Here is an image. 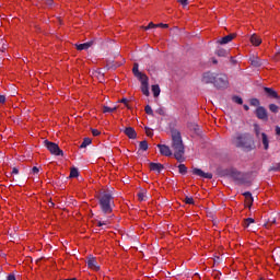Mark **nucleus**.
I'll list each match as a JSON object with an SVG mask.
<instances>
[{
  "mask_svg": "<svg viewBox=\"0 0 280 280\" xmlns=\"http://www.w3.org/2000/svg\"><path fill=\"white\" fill-rule=\"evenodd\" d=\"M172 149L176 161H183V154H185V144H183V136L177 129L171 131Z\"/></svg>",
  "mask_w": 280,
  "mask_h": 280,
  "instance_id": "f257e3e1",
  "label": "nucleus"
},
{
  "mask_svg": "<svg viewBox=\"0 0 280 280\" xmlns=\"http://www.w3.org/2000/svg\"><path fill=\"white\" fill-rule=\"evenodd\" d=\"M233 143L236 145V148H243V150H246L247 152L255 148V142H253V138L246 135H237L233 138Z\"/></svg>",
  "mask_w": 280,
  "mask_h": 280,
  "instance_id": "f03ea898",
  "label": "nucleus"
},
{
  "mask_svg": "<svg viewBox=\"0 0 280 280\" xmlns=\"http://www.w3.org/2000/svg\"><path fill=\"white\" fill-rule=\"evenodd\" d=\"M100 206L103 213H112L113 212V196L110 194H102L100 198Z\"/></svg>",
  "mask_w": 280,
  "mask_h": 280,
  "instance_id": "7ed1b4c3",
  "label": "nucleus"
},
{
  "mask_svg": "<svg viewBox=\"0 0 280 280\" xmlns=\"http://www.w3.org/2000/svg\"><path fill=\"white\" fill-rule=\"evenodd\" d=\"M45 148L50 152V154H54L55 156H62L63 152L60 150V147H58L57 143L51 142L49 140L44 141Z\"/></svg>",
  "mask_w": 280,
  "mask_h": 280,
  "instance_id": "20e7f679",
  "label": "nucleus"
},
{
  "mask_svg": "<svg viewBox=\"0 0 280 280\" xmlns=\"http://www.w3.org/2000/svg\"><path fill=\"white\" fill-rule=\"evenodd\" d=\"M214 86H217V89H228L229 78L226 74H217L214 79Z\"/></svg>",
  "mask_w": 280,
  "mask_h": 280,
  "instance_id": "39448f33",
  "label": "nucleus"
},
{
  "mask_svg": "<svg viewBox=\"0 0 280 280\" xmlns=\"http://www.w3.org/2000/svg\"><path fill=\"white\" fill-rule=\"evenodd\" d=\"M215 75L217 74L212 72H205L202 74L201 81L203 82V84H214Z\"/></svg>",
  "mask_w": 280,
  "mask_h": 280,
  "instance_id": "423d86ee",
  "label": "nucleus"
},
{
  "mask_svg": "<svg viewBox=\"0 0 280 280\" xmlns=\"http://www.w3.org/2000/svg\"><path fill=\"white\" fill-rule=\"evenodd\" d=\"M256 116L262 121H268V112L261 106L256 109Z\"/></svg>",
  "mask_w": 280,
  "mask_h": 280,
  "instance_id": "0eeeda50",
  "label": "nucleus"
},
{
  "mask_svg": "<svg viewBox=\"0 0 280 280\" xmlns=\"http://www.w3.org/2000/svg\"><path fill=\"white\" fill-rule=\"evenodd\" d=\"M141 82V91L143 93V95H145L147 97L150 95V88L148 85V77H143V79H140Z\"/></svg>",
  "mask_w": 280,
  "mask_h": 280,
  "instance_id": "6e6552de",
  "label": "nucleus"
},
{
  "mask_svg": "<svg viewBox=\"0 0 280 280\" xmlns=\"http://www.w3.org/2000/svg\"><path fill=\"white\" fill-rule=\"evenodd\" d=\"M192 174H195V176H199L200 178H208L211 179L213 178V174L211 173H205L200 168H194L192 170Z\"/></svg>",
  "mask_w": 280,
  "mask_h": 280,
  "instance_id": "1a4fd4ad",
  "label": "nucleus"
},
{
  "mask_svg": "<svg viewBox=\"0 0 280 280\" xmlns=\"http://www.w3.org/2000/svg\"><path fill=\"white\" fill-rule=\"evenodd\" d=\"M158 148H159L160 154H162V156H172V149H170V147H167L165 144H158Z\"/></svg>",
  "mask_w": 280,
  "mask_h": 280,
  "instance_id": "9d476101",
  "label": "nucleus"
},
{
  "mask_svg": "<svg viewBox=\"0 0 280 280\" xmlns=\"http://www.w3.org/2000/svg\"><path fill=\"white\" fill-rule=\"evenodd\" d=\"M88 268H90V270H94L95 272L100 270V265L97 264V260H95L94 257H90L88 259Z\"/></svg>",
  "mask_w": 280,
  "mask_h": 280,
  "instance_id": "9b49d317",
  "label": "nucleus"
},
{
  "mask_svg": "<svg viewBox=\"0 0 280 280\" xmlns=\"http://www.w3.org/2000/svg\"><path fill=\"white\" fill-rule=\"evenodd\" d=\"M132 73L138 78V80H143V78H148V75L139 72V63H135L132 68Z\"/></svg>",
  "mask_w": 280,
  "mask_h": 280,
  "instance_id": "f8f14e48",
  "label": "nucleus"
},
{
  "mask_svg": "<svg viewBox=\"0 0 280 280\" xmlns=\"http://www.w3.org/2000/svg\"><path fill=\"white\" fill-rule=\"evenodd\" d=\"M249 40L254 47H259V45H261V37H259L257 34H253Z\"/></svg>",
  "mask_w": 280,
  "mask_h": 280,
  "instance_id": "ddd939ff",
  "label": "nucleus"
},
{
  "mask_svg": "<svg viewBox=\"0 0 280 280\" xmlns=\"http://www.w3.org/2000/svg\"><path fill=\"white\" fill-rule=\"evenodd\" d=\"M125 135H127L129 139H137V131H135V128L132 127H127L125 129Z\"/></svg>",
  "mask_w": 280,
  "mask_h": 280,
  "instance_id": "4468645a",
  "label": "nucleus"
},
{
  "mask_svg": "<svg viewBox=\"0 0 280 280\" xmlns=\"http://www.w3.org/2000/svg\"><path fill=\"white\" fill-rule=\"evenodd\" d=\"M163 170V164L161 163H150V171L156 172L158 174H161V171Z\"/></svg>",
  "mask_w": 280,
  "mask_h": 280,
  "instance_id": "2eb2a0df",
  "label": "nucleus"
},
{
  "mask_svg": "<svg viewBox=\"0 0 280 280\" xmlns=\"http://www.w3.org/2000/svg\"><path fill=\"white\" fill-rule=\"evenodd\" d=\"M243 196L245 198L246 207H252L253 206V195L247 191V192H244Z\"/></svg>",
  "mask_w": 280,
  "mask_h": 280,
  "instance_id": "dca6fc26",
  "label": "nucleus"
},
{
  "mask_svg": "<svg viewBox=\"0 0 280 280\" xmlns=\"http://www.w3.org/2000/svg\"><path fill=\"white\" fill-rule=\"evenodd\" d=\"M92 45H93V42H88V43H84V44H79V45H77V49L79 51H84V50L89 49L90 47H92Z\"/></svg>",
  "mask_w": 280,
  "mask_h": 280,
  "instance_id": "f3484780",
  "label": "nucleus"
},
{
  "mask_svg": "<svg viewBox=\"0 0 280 280\" xmlns=\"http://www.w3.org/2000/svg\"><path fill=\"white\" fill-rule=\"evenodd\" d=\"M234 36L233 35H228L222 37L221 39L218 40L219 45H228V43H231L233 40Z\"/></svg>",
  "mask_w": 280,
  "mask_h": 280,
  "instance_id": "a211bd4d",
  "label": "nucleus"
},
{
  "mask_svg": "<svg viewBox=\"0 0 280 280\" xmlns=\"http://www.w3.org/2000/svg\"><path fill=\"white\" fill-rule=\"evenodd\" d=\"M260 139L262 141L264 149L268 150V148H269L268 136L265 132H262V133H260Z\"/></svg>",
  "mask_w": 280,
  "mask_h": 280,
  "instance_id": "6ab92c4d",
  "label": "nucleus"
},
{
  "mask_svg": "<svg viewBox=\"0 0 280 280\" xmlns=\"http://www.w3.org/2000/svg\"><path fill=\"white\" fill-rule=\"evenodd\" d=\"M250 65L253 67H261L262 62H261V59H259V57H252Z\"/></svg>",
  "mask_w": 280,
  "mask_h": 280,
  "instance_id": "aec40b11",
  "label": "nucleus"
},
{
  "mask_svg": "<svg viewBox=\"0 0 280 280\" xmlns=\"http://www.w3.org/2000/svg\"><path fill=\"white\" fill-rule=\"evenodd\" d=\"M265 92L268 93L269 97H273L276 100H277V97H279L277 92H275V90H272L270 88H265Z\"/></svg>",
  "mask_w": 280,
  "mask_h": 280,
  "instance_id": "412c9836",
  "label": "nucleus"
},
{
  "mask_svg": "<svg viewBox=\"0 0 280 280\" xmlns=\"http://www.w3.org/2000/svg\"><path fill=\"white\" fill-rule=\"evenodd\" d=\"M138 198L141 202L148 200V191L142 190L141 192L138 194Z\"/></svg>",
  "mask_w": 280,
  "mask_h": 280,
  "instance_id": "4be33fe9",
  "label": "nucleus"
},
{
  "mask_svg": "<svg viewBox=\"0 0 280 280\" xmlns=\"http://www.w3.org/2000/svg\"><path fill=\"white\" fill-rule=\"evenodd\" d=\"M152 93L154 97H159L161 95V88L159 85H152Z\"/></svg>",
  "mask_w": 280,
  "mask_h": 280,
  "instance_id": "5701e85b",
  "label": "nucleus"
},
{
  "mask_svg": "<svg viewBox=\"0 0 280 280\" xmlns=\"http://www.w3.org/2000/svg\"><path fill=\"white\" fill-rule=\"evenodd\" d=\"M250 224H255V219H253V218L245 219V221H244L245 229H248L250 226Z\"/></svg>",
  "mask_w": 280,
  "mask_h": 280,
  "instance_id": "b1692460",
  "label": "nucleus"
},
{
  "mask_svg": "<svg viewBox=\"0 0 280 280\" xmlns=\"http://www.w3.org/2000/svg\"><path fill=\"white\" fill-rule=\"evenodd\" d=\"M117 110V106L108 107L106 105L103 106V113H115Z\"/></svg>",
  "mask_w": 280,
  "mask_h": 280,
  "instance_id": "393cba45",
  "label": "nucleus"
},
{
  "mask_svg": "<svg viewBox=\"0 0 280 280\" xmlns=\"http://www.w3.org/2000/svg\"><path fill=\"white\" fill-rule=\"evenodd\" d=\"M231 176L233 178H240V176H242V173L238 172L237 170H231Z\"/></svg>",
  "mask_w": 280,
  "mask_h": 280,
  "instance_id": "a878e982",
  "label": "nucleus"
},
{
  "mask_svg": "<svg viewBox=\"0 0 280 280\" xmlns=\"http://www.w3.org/2000/svg\"><path fill=\"white\" fill-rule=\"evenodd\" d=\"M78 176H79L78 168H71L70 178H78Z\"/></svg>",
  "mask_w": 280,
  "mask_h": 280,
  "instance_id": "bb28decb",
  "label": "nucleus"
},
{
  "mask_svg": "<svg viewBox=\"0 0 280 280\" xmlns=\"http://www.w3.org/2000/svg\"><path fill=\"white\" fill-rule=\"evenodd\" d=\"M86 145H91V138H85L80 148H86Z\"/></svg>",
  "mask_w": 280,
  "mask_h": 280,
  "instance_id": "cd10ccee",
  "label": "nucleus"
},
{
  "mask_svg": "<svg viewBox=\"0 0 280 280\" xmlns=\"http://www.w3.org/2000/svg\"><path fill=\"white\" fill-rule=\"evenodd\" d=\"M179 174H187V166L185 164L178 165Z\"/></svg>",
  "mask_w": 280,
  "mask_h": 280,
  "instance_id": "c85d7f7f",
  "label": "nucleus"
},
{
  "mask_svg": "<svg viewBox=\"0 0 280 280\" xmlns=\"http://www.w3.org/2000/svg\"><path fill=\"white\" fill-rule=\"evenodd\" d=\"M269 110H271V113H279V106H277L276 104H270Z\"/></svg>",
  "mask_w": 280,
  "mask_h": 280,
  "instance_id": "c756f323",
  "label": "nucleus"
},
{
  "mask_svg": "<svg viewBox=\"0 0 280 280\" xmlns=\"http://www.w3.org/2000/svg\"><path fill=\"white\" fill-rule=\"evenodd\" d=\"M140 150H143V152L148 150V141L143 140L140 142Z\"/></svg>",
  "mask_w": 280,
  "mask_h": 280,
  "instance_id": "7c9ffc66",
  "label": "nucleus"
},
{
  "mask_svg": "<svg viewBox=\"0 0 280 280\" xmlns=\"http://www.w3.org/2000/svg\"><path fill=\"white\" fill-rule=\"evenodd\" d=\"M233 102H235V104H244V101L242 100V97L240 96H233Z\"/></svg>",
  "mask_w": 280,
  "mask_h": 280,
  "instance_id": "2f4dec72",
  "label": "nucleus"
},
{
  "mask_svg": "<svg viewBox=\"0 0 280 280\" xmlns=\"http://www.w3.org/2000/svg\"><path fill=\"white\" fill-rule=\"evenodd\" d=\"M108 224H110V221H108V220L97 221V226H108Z\"/></svg>",
  "mask_w": 280,
  "mask_h": 280,
  "instance_id": "473e14b6",
  "label": "nucleus"
},
{
  "mask_svg": "<svg viewBox=\"0 0 280 280\" xmlns=\"http://www.w3.org/2000/svg\"><path fill=\"white\" fill-rule=\"evenodd\" d=\"M147 115H154V112L152 110V107L150 105H147L144 108Z\"/></svg>",
  "mask_w": 280,
  "mask_h": 280,
  "instance_id": "72a5a7b5",
  "label": "nucleus"
},
{
  "mask_svg": "<svg viewBox=\"0 0 280 280\" xmlns=\"http://www.w3.org/2000/svg\"><path fill=\"white\" fill-rule=\"evenodd\" d=\"M177 3H180L184 8L189 4V0H177Z\"/></svg>",
  "mask_w": 280,
  "mask_h": 280,
  "instance_id": "f704fd0d",
  "label": "nucleus"
},
{
  "mask_svg": "<svg viewBox=\"0 0 280 280\" xmlns=\"http://www.w3.org/2000/svg\"><path fill=\"white\" fill-rule=\"evenodd\" d=\"M250 106H259V100H257V98H252V100H250Z\"/></svg>",
  "mask_w": 280,
  "mask_h": 280,
  "instance_id": "c9c22d12",
  "label": "nucleus"
},
{
  "mask_svg": "<svg viewBox=\"0 0 280 280\" xmlns=\"http://www.w3.org/2000/svg\"><path fill=\"white\" fill-rule=\"evenodd\" d=\"M154 27H158V24H154V23H149L148 26L144 27V30H154Z\"/></svg>",
  "mask_w": 280,
  "mask_h": 280,
  "instance_id": "e433bc0d",
  "label": "nucleus"
},
{
  "mask_svg": "<svg viewBox=\"0 0 280 280\" xmlns=\"http://www.w3.org/2000/svg\"><path fill=\"white\" fill-rule=\"evenodd\" d=\"M185 202H186V205H194V198H191V197H186V198H185Z\"/></svg>",
  "mask_w": 280,
  "mask_h": 280,
  "instance_id": "4c0bfd02",
  "label": "nucleus"
},
{
  "mask_svg": "<svg viewBox=\"0 0 280 280\" xmlns=\"http://www.w3.org/2000/svg\"><path fill=\"white\" fill-rule=\"evenodd\" d=\"M217 54H218V56L223 57V56H226V50H224V49H219V50L217 51Z\"/></svg>",
  "mask_w": 280,
  "mask_h": 280,
  "instance_id": "58836bf2",
  "label": "nucleus"
},
{
  "mask_svg": "<svg viewBox=\"0 0 280 280\" xmlns=\"http://www.w3.org/2000/svg\"><path fill=\"white\" fill-rule=\"evenodd\" d=\"M121 104H125L127 108H130V105L128 104V98H122L119 101Z\"/></svg>",
  "mask_w": 280,
  "mask_h": 280,
  "instance_id": "ea45409f",
  "label": "nucleus"
},
{
  "mask_svg": "<svg viewBox=\"0 0 280 280\" xmlns=\"http://www.w3.org/2000/svg\"><path fill=\"white\" fill-rule=\"evenodd\" d=\"M93 137H100L101 132L97 129H92Z\"/></svg>",
  "mask_w": 280,
  "mask_h": 280,
  "instance_id": "a19ab883",
  "label": "nucleus"
},
{
  "mask_svg": "<svg viewBox=\"0 0 280 280\" xmlns=\"http://www.w3.org/2000/svg\"><path fill=\"white\" fill-rule=\"evenodd\" d=\"M145 132H147V137H153L154 135L150 129H147Z\"/></svg>",
  "mask_w": 280,
  "mask_h": 280,
  "instance_id": "79ce46f5",
  "label": "nucleus"
},
{
  "mask_svg": "<svg viewBox=\"0 0 280 280\" xmlns=\"http://www.w3.org/2000/svg\"><path fill=\"white\" fill-rule=\"evenodd\" d=\"M0 104H5V96L4 95H0Z\"/></svg>",
  "mask_w": 280,
  "mask_h": 280,
  "instance_id": "37998d69",
  "label": "nucleus"
},
{
  "mask_svg": "<svg viewBox=\"0 0 280 280\" xmlns=\"http://www.w3.org/2000/svg\"><path fill=\"white\" fill-rule=\"evenodd\" d=\"M7 280H16V277L14 275H9Z\"/></svg>",
  "mask_w": 280,
  "mask_h": 280,
  "instance_id": "c03bdc74",
  "label": "nucleus"
},
{
  "mask_svg": "<svg viewBox=\"0 0 280 280\" xmlns=\"http://www.w3.org/2000/svg\"><path fill=\"white\" fill-rule=\"evenodd\" d=\"M158 27H164V28H167V27H170L167 24H163V23H160V24H158Z\"/></svg>",
  "mask_w": 280,
  "mask_h": 280,
  "instance_id": "a18cd8bd",
  "label": "nucleus"
},
{
  "mask_svg": "<svg viewBox=\"0 0 280 280\" xmlns=\"http://www.w3.org/2000/svg\"><path fill=\"white\" fill-rule=\"evenodd\" d=\"M32 172H33V174H38V172H39V171H38V167H36V166L33 167Z\"/></svg>",
  "mask_w": 280,
  "mask_h": 280,
  "instance_id": "49530a36",
  "label": "nucleus"
},
{
  "mask_svg": "<svg viewBox=\"0 0 280 280\" xmlns=\"http://www.w3.org/2000/svg\"><path fill=\"white\" fill-rule=\"evenodd\" d=\"M276 135H278V137H280V127H276Z\"/></svg>",
  "mask_w": 280,
  "mask_h": 280,
  "instance_id": "de8ad7c7",
  "label": "nucleus"
},
{
  "mask_svg": "<svg viewBox=\"0 0 280 280\" xmlns=\"http://www.w3.org/2000/svg\"><path fill=\"white\" fill-rule=\"evenodd\" d=\"M12 174H19V168L14 167V168L12 170Z\"/></svg>",
  "mask_w": 280,
  "mask_h": 280,
  "instance_id": "09e8293b",
  "label": "nucleus"
},
{
  "mask_svg": "<svg viewBox=\"0 0 280 280\" xmlns=\"http://www.w3.org/2000/svg\"><path fill=\"white\" fill-rule=\"evenodd\" d=\"M48 5H54V0H47Z\"/></svg>",
  "mask_w": 280,
  "mask_h": 280,
  "instance_id": "8fccbe9b",
  "label": "nucleus"
},
{
  "mask_svg": "<svg viewBox=\"0 0 280 280\" xmlns=\"http://www.w3.org/2000/svg\"><path fill=\"white\" fill-rule=\"evenodd\" d=\"M98 80L102 82V80H104V74H100Z\"/></svg>",
  "mask_w": 280,
  "mask_h": 280,
  "instance_id": "3c124183",
  "label": "nucleus"
},
{
  "mask_svg": "<svg viewBox=\"0 0 280 280\" xmlns=\"http://www.w3.org/2000/svg\"><path fill=\"white\" fill-rule=\"evenodd\" d=\"M256 136L258 137L259 139V129L256 128Z\"/></svg>",
  "mask_w": 280,
  "mask_h": 280,
  "instance_id": "603ef678",
  "label": "nucleus"
},
{
  "mask_svg": "<svg viewBox=\"0 0 280 280\" xmlns=\"http://www.w3.org/2000/svg\"><path fill=\"white\" fill-rule=\"evenodd\" d=\"M244 109H245V110H249L248 105H244Z\"/></svg>",
  "mask_w": 280,
  "mask_h": 280,
  "instance_id": "864d4df0",
  "label": "nucleus"
},
{
  "mask_svg": "<svg viewBox=\"0 0 280 280\" xmlns=\"http://www.w3.org/2000/svg\"><path fill=\"white\" fill-rule=\"evenodd\" d=\"M231 62H235V59L233 57H231Z\"/></svg>",
  "mask_w": 280,
  "mask_h": 280,
  "instance_id": "5fc2aeb1",
  "label": "nucleus"
},
{
  "mask_svg": "<svg viewBox=\"0 0 280 280\" xmlns=\"http://www.w3.org/2000/svg\"><path fill=\"white\" fill-rule=\"evenodd\" d=\"M279 170H280V163H279Z\"/></svg>",
  "mask_w": 280,
  "mask_h": 280,
  "instance_id": "6e6d98bb",
  "label": "nucleus"
}]
</instances>
